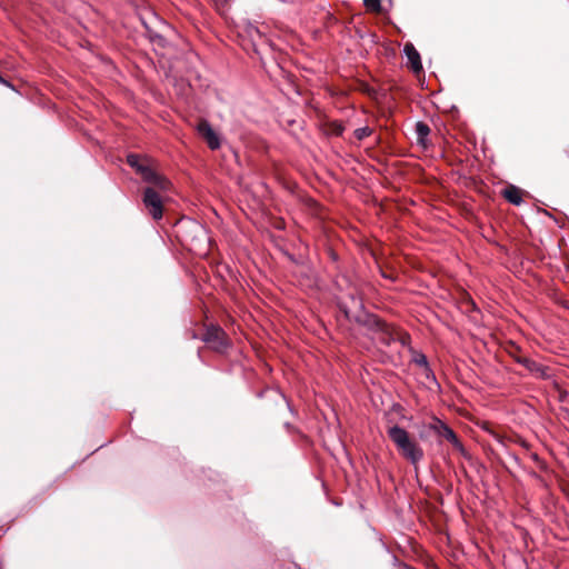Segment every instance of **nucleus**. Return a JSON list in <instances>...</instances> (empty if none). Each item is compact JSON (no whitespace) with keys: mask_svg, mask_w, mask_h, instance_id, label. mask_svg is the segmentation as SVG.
I'll return each instance as SVG.
<instances>
[{"mask_svg":"<svg viewBox=\"0 0 569 569\" xmlns=\"http://www.w3.org/2000/svg\"><path fill=\"white\" fill-rule=\"evenodd\" d=\"M213 2L218 9H222L230 2V0H213Z\"/></svg>","mask_w":569,"mask_h":569,"instance_id":"obj_17","label":"nucleus"},{"mask_svg":"<svg viewBox=\"0 0 569 569\" xmlns=\"http://www.w3.org/2000/svg\"><path fill=\"white\" fill-rule=\"evenodd\" d=\"M194 227H196L200 232H203V231H204V230H203V228H202L201 226H199V224H194Z\"/></svg>","mask_w":569,"mask_h":569,"instance_id":"obj_19","label":"nucleus"},{"mask_svg":"<svg viewBox=\"0 0 569 569\" xmlns=\"http://www.w3.org/2000/svg\"><path fill=\"white\" fill-rule=\"evenodd\" d=\"M127 162L130 167L134 168L136 171L141 176V169H151L147 163H144L138 154H128Z\"/></svg>","mask_w":569,"mask_h":569,"instance_id":"obj_12","label":"nucleus"},{"mask_svg":"<svg viewBox=\"0 0 569 569\" xmlns=\"http://www.w3.org/2000/svg\"><path fill=\"white\" fill-rule=\"evenodd\" d=\"M355 303L361 306V301L360 300H356L355 298L352 299Z\"/></svg>","mask_w":569,"mask_h":569,"instance_id":"obj_20","label":"nucleus"},{"mask_svg":"<svg viewBox=\"0 0 569 569\" xmlns=\"http://www.w3.org/2000/svg\"><path fill=\"white\" fill-rule=\"evenodd\" d=\"M363 2L368 10L375 12L381 11V0H363Z\"/></svg>","mask_w":569,"mask_h":569,"instance_id":"obj_15","label":"nucleus"},{"mask_svg":"<svg viewBox=\"0 0 569 569\" xmlns=\"http://www.w3.org/2000/svg\"><path fill=\"white\" fill-rule=\"evenodd\" d=\"M141 170H142L141 178L146 182L150 183L151 184L150 187L154 188V190L158 189L159 191H162V192H167L170 190L171 183L166 177L157 173L152 169H141Z\"/></svg>","mask_w":569,"mask_h":569,"instance_id":"obj_4","label":"nucleus"},{"mask_svg":"<svg viewBox=\"0 0 569 569\" xmlns=\"http://www.w3.org/2000/svg\"><path fill=\"white\" fill-rule=\"evenodd\" d=\"M142 203L147 213L153 220H160L163 216V199L160 193L152 187H147L143 190Z\"/></svg>","mask_w":569,"mask_h":569,"instance_id":"obj_2","label":"nucleus"},{"mask_svg":"<svg viewBox=\"0 0 569 569\" xmlns=\"http://www.w3.org/2000/svg\"><path fill=\"white\" fill-rule=\"evenodd\" d=\"M412 362L421 368H423L426 376L429 377L431 373V369L429 367L427 357L421 352H415L412 356Z\"/></svg>","mask_w":569,"mask_h":569,"instance_id":"obj_13","label":"nucleus"},{"mask_svg":"<svg viewBox=\"0 0 569 569\" xmlns=\"http://www.w3.org/2000/svg\"><path fill=\"white\" fill-rule=\"evenodd\" d=\"M368 325L370 328L375 330L377 335L376 339L381 341L385 345H389L391 340H393L392 333L387 326L386 322L381 321L379 318L370 316L368 318Z\"/></svg>","mask_w":569,"mask_h":569,"instance_id":"obj_6","label":"nucleus"},{"mask_svg":"<svg viewBox=\"0 0 569 569\" xmlns=\"http://www.w3.org/2000/svg\"><path fill=\"white\" fill-rule=\"evenodd\" d=\"M417 134V142L423 147H426L427 138L430 133V128L427 123L419 121L416 123L415 128Z\"/></svg>","mask_w":569,"mask_h":569,"instance_id":"obj_11","label":"nucleus"},{"mask_svg":"<svg viewBox=\"0 0 569 569\" xmlns=\"http://www.w3.org/2000/svg\"><path fill=\"white\" fill-rule=\"evenodd\" d=\"M387 433L406 460L410 461L412 465H417L422 460L423 449L406 429L395 425L387 430Z\"/></svg>","mask_w":569,"mask_h":569,"instance_id":"obj_1","label":"nucleus"},{"mask_svg":"<svg viewBox=\"0 0 569 569\" xmlns=\"http://www.w3.org/2000/svg\"><path fill=\"white\" fill-rule=\"evenodd\" d=\"M429 429L432 430L440 438H445L449 442H451L455 447H461L460 441L458 440L456 433L451 428L445 425L441 420L435 419L430 425Z\"/></svg>","mask_w":569,"mask_h":569,"instance_id":"obj_7","label":"nucleus"},{"mask_svg":"<svg viewBox=\"0 0 569 569\" xmlns=\"http://www.w3.org/2000/svg\"><path fill=\"white\" fill-rule=\"evenodd\" d=\"M372 130L369 127H362L355 130V137L362 140L371 134Z\"/></svg>","mask_w":569,"mask_h":569,"instance_id":"obj_16","label":"nucleus"},{"mask_svg":"<svg viewBox=\"0 0 569 569\" xmlns=\"http://www.w3.org/2000/svg\"><path fill=\"white\" fill-rule=\"evenodd\" d=\"M403 51L408 59V66L415 73L422 71V63L419 52L416 50L412 43H406Z\"/></svg>","mask_w":569,"mask_h":569,"instance_id":"obj_9","label":"nucleus"},{"mask_svg":"<svg viewBox=\"0 0 569 569\" xmlns=\"http://www.w3.org/2000/svg\"><path fill=\"white\" fill-rule=\"evenodd\" d=\"M247 32L252 39V41H256V39L264 40V34L262 33V31L254 26H249Z\"/></svg>","mask_w":569,"mask_h":569,"instance_id":"obj_14","label":"nucleus"},{"mask_svg":"<svg viewBox=\"0 0 569 569\" xmlns=\"http://www.w3.org/2000/svg\"><path fill=\"white\" fill-rule=\"evenodd\" d=\"M502 194L512 204L519 206L522 202V190L518 187L509 186L503 190Z\"/></svg>","mask_w":569,"mask_h":569,"instance_id":"obj_10","label":"nucleus"},{"mask_svg":"<svg viewBox=\"0 0 569 569\" xmlns=\"http://www.w3.org/2000/svg\"><path fill=\"white\" fill-rule=\"evenodd\" d=\"M197 131L201 138L206 140L208 147L211 150H217L220 148V139L216 131L212 129L211 124L202 119L197 124Z\"/></svg>","mask_w":569,"mask_h":569,"instance_id":"obj_5","label":"nucleus"},{"mask_svg":"<svg viewBox=\"0 0 569 569\" xmlns=\"http://www.w3.org/2000/svg\"><path fill=\"white\" fill-rule=\"evenodd\" d=\"M201 339L218 352L224 351L228 347L227 336L220 327L211 326L207 328Z\"/></svg>","mask_w":569,"mask_h":569,"instance_id":"obj_3","label":"nucleus"},{"mask_svg":"<svg viewBox=\"0 0 569 569\" xmlns=\"http://www.w3.org/2000/svg\"><path fill=\"white\" fill-rule=\"evenodd\" d=\"M337 134H340L342 132V127L339 124L338 128H337Z\"/></svg>","mask_w":569,"mask_h":569,"instance_id":"obj_18","label":"nucleus"},{"mask_svg":"<svg viewBox=\"0 0 569 569\" xmlns=\"http://www.w3.org/2000/svg\"><path fill=\"white\" fill-rule=\"evenodd\" d=\"M517 361L537 378L547 379L550 377L549 369L547 367L530 358L519 357L517 358Z\"/></svg>","mask_w":569,"mask_h":569,"instance_id":"obj_8","label":"nucleus"}]
</instances>
